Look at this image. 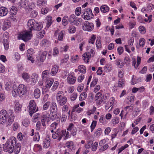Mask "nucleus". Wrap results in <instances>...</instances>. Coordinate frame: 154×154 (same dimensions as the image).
Instances as JSON below:
<instances>
[{"label":"nucleus","mask_w":154,"mask_h":154,"mask_svg":"<svg viewBox=\"0 0 154 154\" xmlns=\"http://www.w3.org/2000/svg\"><path fill=\"white\" fill-rule=\"evenodd\" d=\"M3 149L5 152L11 153L14 151L15 153L18 154L21 149L20 144H16V138L14 137H11L4 145Z\"/></svg>","instance_id":"obj_1"},{"label":"nucleus","mask_w":154,"mask_h":154,"mask_svg":"<svg viewBox=\"0 0 154 154\" xmlns=\"http://www.w3.org/2000/svg\"><path fill=\"white\" fill-rule=\"evenodd\" d=\"M12 110L8 112L4 109L0 111V124L5 125L7 127L11 125L14 120L15 116Z\"/></svg>","instance_id":"obj_2"},{"label":"nucleus","mask_w":154,"mask_h":154,"mask_svg":"<svg viewBox=\"0 0 154 154\" xmlns=\"http://www.w3.org/2000/svg\"><path fill=\"white\" fill-rule=\"evenodd\" d=\"M109 98L108 93L106 94L105 95H103L100 92L97 93L94 97V100L96 101L97 106L100 105L102 103L105 104Z\"/></svg>","instance_id":"obj_3"},{"label":"nucleus","mask_w":154,"mask_h":154,"mask_svg":"<svg viewBox=\"0 0 154 154\" xmlns=\"http://www.w3.org/2000/svg\"><path fill=\"white\" fill-rule=\"evenodd\" d=\"M27 26L30 31L35 30H40L43 27V24L40 23H38L34 19H29L27 22Z\"/></svg>","instance_id":"obj_4"},{"label":"nucleus","mask_w":154,"mask_h":154,"mask_svg":"<svg viewBox=\"0 0 154 154\" xmlns=\"http://www.w3.org/2000/svg\"><path fill=\"white\" fill-rule=\"evenodd\" d=\"M66 130L67 131H66V135L64 137V140L70 138L72 135L74 136L77 134V129L72 123H69L68 127H67Z\"/></svg>","instance_id":"obj_5"},{"label":"nucleus","mask_w":154,"mask_h":154,"mask_svg":"<svg viewBox=\"0 0 154 154\" xmlns=\"http://www.w3.org/2000/svg\"><path fill=\"white\" fill-rule=\"evenodd\" d=\"M56 98L58 104L60 106L65 105L67 101V97L62 91H59L57 93Z\"/></svg>","instance_id":"obj_6"},{"label":"nucleus","mask_w":154,"mask_h":154,"mask_svg":"<svg viewBox=\"0 0 154 154\" xmlns=\"http://www.w3.org/2000/svg\"><path fill=\"white\" fill-rule=\"evenodd\" d=\"M35 3L34 2H30L28 0H20L19 6L25 9H32L35 7Z\"/></svg>","instance_id":"obj_7"},{"label":"nucleus","mask_w":154,"mask_h":154,"mask_svg":"<svg viewBox=\"0 0 154 154\" xmlns=\"http://www.w3.org/2000/svg\"><path fill=\"white\" fill-rule=\"evenodd\" d=\"M42 125L46 127V124L49 125L51 120V117L49 113L45 112L42 113L40 118Z\"/></svg>","instance_id":"obj_8"},{"label":"nucleus","mask_w":154,"mask_h":154,"mask_svg":"<svg viewBox=\"0 0 154 154\" xmlns=\"http://www.w3.org/2000/svg\"><path fill=\"white\" fill-rule=\"evenodd\" d=\"M82 16L85 20H88L94 17V16L91 9L87 8L82 10Z\"/></svg>","instance_id":"obj_9"},{"label":"nucleus","mask_w":154,"mask_h":154,"mask_svg":"<svg viewBox=\"0 0 154 154\" xmlns=\"http://www.w3.org/2000/svg\"><path fill=\"white\" fill-rule=\"evenodd\" d=\"M29 107L28 111L29 115L31 116L34 113L37 112L38 110V108L37 107L35 101L33 100H31L29 101Z\"/></svg>","instance_id":"obj_10"},{"label":"nucleus","mask_w":154,"mask_h":154,"mask_svg":"<svg viewBox=\"0 0 154 154\" xmlns=\"http://www.w3.org/2000/svg\"><path fill=\"white\" fill-rule=\"evenodd\" d=\"M66 134V130H60L58 129L54 133L52 134V137L54 139L57 138V140L59 141L61 140L63 136H65Z\"/></svg>","instance_id":"obj_11"},{"label":"nucleus","mask_w":154,"mask_h":154,"mask_svg":"<svg viewBox=\"0 0 154 154\" xmlns=\"http://www.w3.org/2000/svg\"><path fill=\"white\" fill-rule=\"evenodd\" d=\"M32 36V32L31 31H28L24 33L19 34L18 36L19 39H21L25 42L30 40Z\"/></svg>","instance_id":"obj_12"},{"label":"nucleus","mask_w":154,"mask_h":154,"mask_svg":"<svg viewBox=\"0 0 154 154\" xmlns=\"http://www.w3.org/2000/svg\"><path fill=\"white\" fill-rule=\"evenodd\" d=\"M76 81V78L74 72H71L69 74H68L66 81L69 84L74 85Z\"/></svg>","instance_id":"obj_13"},{"label":"nucleus","mask_w":154,"mask_h":154,"mask_svg":"<svg viewBox=\"0 0 154 154\" xmlns=\"http://www.w3.org/2000/svg\"><path fill=\"white\" fill-rule=\"evenodd\" d=\"M94 27V26L93 23L86 21L84 23L82 28L84 31L90 32L93 30Z\"/></svg>","instance_id":"obj_14"},{"label":"nucleus","mask_w":154,"mask_h":154,"mask_svg":"<svg viewBox=\"0 0 154 154\" xmlns=\"http://www.w3.org/2000/svg\"><path fill=\"white\" fill-rule=\"evenodd\" d=\"M100 146L99 151L103 152L106 150L109 147V145L105 139L101 140L99 143Z\"/></svg>","instance_id":"obj_15"},{"label":"nucleus","mask_w":154,"mask_h":154,"mask_svg":"<svg viewBox=\"0 0 154 154\" xmlns=\"http://www.w3.org/2000/svg\"><path fill=\"white\" fill-rule=\"evenodd\" d=\"M17 89L19 93V96H21L25 94L27 92V88L26 86L23 84H20L18 87Z\"/></svg>","instance_id":"obj_16"},{"label":"nucleus","mask_w":154,"mask_h":154,"mask_svg":"<svg viewBox=\"0 0 154 154\" xmlns=\"http://www.w3.org/2000/svg\"><path fill=\"white\" fill-rule=\"evenodd\" d=\"M59 32V30H57L55 32V35L58 33V36L57 39L60 41H62L63 39V37L65 35V31L64 30H62L60 32Z\"/></svg>","instance_id":"obj_17"},{"label":"nucleus","mask_w":154,"mask_h":154,"mask_svg":"<svg viewBox=\"0 0 154 154\" xmlns=\"http://www.w3.org/2000/svg\"><path fill=\"white\" fill-rule=\"evenodd\" d=\"M87 51L86 53H88V55L90 56L91 57H94L95 54V51L94 50V48L93 47L91 48L90 46H87Z\"/></svg>","instance_id":"obj_18"},{"label":"nucleus","mask_w":154,"mask_h":154,"mask_svg":"<svg viewBox=\"0 0 154 154\" xmlns=\"http://www.w3.org/2000/svg\"><path fill=\"white\" fill-rule=\"evenodd\" d=\"M49 72L48 70H46L42 72V77L43 81H45L49 78Z\"/></svg>","instance_id":"obj_19"},{"label":"nucleus","mask_w":154,"mask_h":154,"mask_svg":"<svg viewBox=\"0 0 154 154\" xmlns=\"http://www.w3.org/2000/svg\"><path fill=\"white\" fill-rule=\"evenodd\" d=\"M115 63L116 66L120 68H122L125 65L124 62L120 58L116 59L115 61Z\"/></svg>","instance_id":"obj_20"},{"label":"nucleus","mask_w":154,"mask_h":154,"mask_svg":"<svg viewBox=\"0 0 154 154\" xmlns=\"http://www.w3.org/2000/svg\"><path fill=\"white\" fill-rule=\"evenodd\" d=\"M57 110V104L55 102L52 101L50 103V110L51 112H56Z\"/></svg>","instance_id":"obj_21"},{"label":"nucleus","mask_w":154,"mask_h":154,"mask_svg":"<svg viewBox=\"0 0 154 154\" xmlns=\"http://www.w3.org/2000/svg\"><path fill=\"white\" fill-rule=\"evenodd\" d=\"M38 75L36 73H33L31 76V82L32 85H35L38 80Z\"/></svg>","instance_id":"obj_22"},{"label":"nucleus","mask_w":154,"mask_h":154,"mask_svg":"<svg viewBox=\"0 0 154 154\" xmlns=\"http://www.w3.org/2000/svg\"><path fill=\"white\" fill-rule=\"evenodd\" d=\"M45 128L42 127L40 121H38L37 122L35 126L36 129L37 130L40 131L42 133H44L45 132Z\"/></svg>","instance_id":"obj_23"},{"label":"nucleus","mask_w":154,"mask_h":154,"mask_svg":"<svg viewBox=\"0 0 154 154\" xmlns=\"http://www.w3.org/2000/svg\"><path fill=\"white\" fill-rule=\"evenodd\" d=\"M79 105H74L72 109V110L70 114V110H69L67 113L68 115V117L69 118H70L71 119H72V120L73 119V118L72 117L73 116V113L75 112V111H76V109H77V108L79 107Z\"/></svg>","instance_id":"obj_24"},{"label":"nucleus","mask_w":154,"mask_h":154,"mask_svg":"<svg viewBox=\"0 0 154 154\" xmlns=\"http://www.w3.org/2000/svg\"><path fill=\"white\" fill-rule=\"evenodd\" d=\"M8 13L7 8L4 7H1L0 8V16L4 17L6 16Z\"/></svg>","instance_id":"obj_25"},{"label":"nucleus","mask_w":154,"mask_h":154,"mask_svg":"<svg viewBox=\"0 0 154 154\" xmlns=\"http://www.w3.org/2000/svg\"><path fill=\"white\" fill-rule=\"evenodd\" d=\"M11 22L9 20H5L3 23V30L4 31L6 30L11 26Z\"/></svg>","instance_id":"obj_26"},{"label":"nucleus","mask_w":154,"mask_h":154,"mask_svg":"<svg viewBox=\"0 0 154 154\" xmlns=\"http://www.w3.org/2000/svg\"><path fill=\"white\" fill-rule=\"evenodd\" d=\"M50 139L48 137H46L44 139L43 141V146L45 148H48L50 145Z\"/></svg>","instance_id":"obj_27"},{"label":"nucleus","mask_w":154,"mask_h":154,"mask_svg":"<svg viewBox=\"0 0 154 154\" xmlns=\"http://www.w3.org/2000/svg\"><path fill=\"white\" fill-rule=\"evenodd\" d=\"M44 82H46L47 84L45 87L47 88H49L52 85L54 82V80L50 78L48 79H47V80L44 81Z\"/></svg>","instance_id":"obj_28"},{"label":"nucleus","mask_w":154,"mask_h":154,"mask_svg":"<svg viewBox=\"0 0 154 154\" xmlns=\"http://www.w3.org/2000/svg\"><path fill=\"white\" fill-rule=\"evenodd\" d=\"M82 59L86 63H88L89 62V60L91 57L88 55V53H85L82 55Z\"/></svg>","instance_id":"obj_29"},{"label":"nucleus","mask_w":154,"mask_h":154,"mask_svg":"<svg viewBox=\"0 0 154 154\" xmlns=\"http://www.w3.org/2000/svg\"><path fill=\"white\" fill-rule=\"evenodd\" d=\"M115 98L114 97H111L109 101L106 104V107L107 108V109H109L110 107L112 106L111 108L113 107V105L114 102Z\"/></svg>","instance_id":"obj_30"},{"label":"nucleus","mask_w":154,"mask_h":154,"mask_svg":"<svg viewBox=\"0 0 154 154\" xmlns=\"http://www.w3.org/2000/svg\"><path fill=\"white\" fill-rule=\"evenodd\" d=\"M58 68V66L57 65L53 66L51 72V75H55L57 72Z\"/></svg>","instance_id":"obj_31"},{"label":"nucleus","mask_w":154,"mask_h":154,"mask_svg":"<svg viewBox=\"0 0 154 154\" xmlns=\"http://www.w3.org/2000/svg\"><path fill=\"white\" fill-rule=\"evenodd\" d=\"M48 52L47 51H43L40 56V60L41 62H43L45 60Z\"/></svg>","instance_id":"obj_32"},{"label":"nucleus","mask_w":154,"mask_h":154,"mask_svg":"<svg viewBox=\"0 0 154 154\" xmlns=\"http://www.w3.org/2000/svg\"><path fill=\"white\" fill-rule=\"evenodd\" d=\"M112 68V66L111 64H108L104 67V70L105 72H109L111 70Z\"/></svg>","instance_id":"obj_33"},{"label":"nucleus","mask_w":154,"mask_h":154,"mask_svg":"<svg viewBox=\"0 0 154 154\" xmlns=\"http://www.w3.org/2000/svg\"><path fill=\"white\" fill-rule=\"evenodd\" d=\"M41 95V92L38 88H36L34 91V95L35 98L36 99L38 98Z\"/></svg>","instance_id":"obj_34"},{"label":"nucleus","mask_w":154,"mask_h":154,"mask_svg":"<svg viewBox=\"0 0 154 154\" xmlns=\"http://www.w3.org/2000/svg\"><path fill=\"white\" fill-rule=\"evenodd\" d=\"M125 79H119L118 80V86L123 88L125 85Z\"/></svg>","instance_id":"obj_35"},{"label":"nucleus","mask_w":154,"mask_h":154,"mask_svg":"<svg viewBox=\"0 0 154 154\" xmlns=\"http://www.w3.org/2000/svg\"><path fill=\"white\" fill-rule=\"evenodd\" d=\"M47 22L46 23V26L48 28L51 25L53 22L52 18L50 16H48L47 17Z\"/></svg>","instance_id":"obj_36"},{"label":"nucleus","mask_w":154,"mask_h":154,"mask_svg":"<svg viewBox=\"0 0 154 154\" xmlns=\"http://www.w3.org/2000/svg\"><path fill=\"white\" fill-rule=\"evenodd\" d=\"M78 70L79 72L82 73H85L86 72V68L83 65H79L78 67Z\"/></svg>","instance_id":"obj_37"},{"label":"nucleus","mask_w":154,"mask_h":154,"mask_svg":"<svg viewBox=\"0 0 154 154\" xmlns=\"http://www.w3.org/2000/svg\"><path fill=\"white\" fill-rule=\"evenodd\" d=\"M47 1L46 0H38L37 2V4L38 6L40 7L46 4Z\"/></svg>","instance_id":"obj_38"},{"label":"nucleus","mask_w":154,"mask_h":154,"mask_svg":"<svg viewBox=\"0 0 154 154\" xmlns=\"http://www.w3.org/2000/svg\"><path fill=\"white\" fill-rule=\"evenodd\" d=\"M96 45L97 49H100L101 47V38L100 37H97L96 42Z\"/></svg>","instance_id":"obj_39"},{"label":"nucleus","mask_w":154,"mask_h":154,"mask_svg":"<svg viewBox=\"0 0 154 154\" xmlns=\"http://www.w3.org/2000/svg\"><path fill=\"white\" fill-rule=\"evenodd\" d=\"M22 77L23 79L26 81H29L30 78V76L28 73L26 72H23L22 74Z\"/></svg>","instance_id":"obj_40"},{"label":"nucleus","mask_w":154,"mask_h":154,"mask_svg":"<svg viewBox=\"0 0 154 154\" xmlns=\"http://www.w3.org/2000/svg\"><path fill=\"white\" fill-rule=\"evenodd\" d=\"M96 35L92 34L90 38L88 40V42L89 43L92 44H94L95 41L96 39Z\"/></svg>","instance_id":"obj_41"},{"label":"nucleus","mask_w":154,"mask_h":154,"mask_svg":"<svg viewBox=\"0 0 154 154\" xmlns=\"http://www.w3.org/2000/svg\"><path fill=\"white\" fill-rule=\"evenodd\" d=\"M100 10L102 13H106L109 11V8L106 5H102L100 7Z\"/></svg>","instance_id":"obj_42"},{"label":"nucleus","mask_w":154,"mask_h":154,"mask_svg":"<svg viewBox=\"0 0 154 154\" xmlns=\"http://www.w3.org/2000/svg\"><path fill=\"white\" fill-rule=\"evenodd\" d=\"M11 14L12 15H15L17 13V8L15 6H12L10 8Z\"/></svg>","instance_id":"obj_43"},{"label":"nucleus","mask_w":154,"mask_h":154,"mask_svg":"<svg viewBox=\"0 0 154 154\" xmlns=\"http://www.w3.org/2000/svg\"><path fill=\"white\" fill-rule=\"evenodd\" d=\"M69 17L67 16H65L62 20V24L64 26H66L68 23Z\"/></svg>","instance_id":"obj_44"},{"label":"nucleus","mask_w":154,"mask_h":154,"mask_svg":"<svg viewBox=\"0 0 154 154\" xmlns=\"http://www.w3.org/2000/svg\"><path fill=\"white\" fill-rule=\"evenodd\" d=\"M125 109L126 112L125 116H126L128 112H132L133 110V106L131 105L127 106L125 108Z\"/></svg>","instance_id":"obj_45"},{"label":"nucleus","mask_w":154,"mask_h":154,"mask_svg":"<svg viewBox=\"0 0 154 154\" xmlns=\"http://www.w3.org/2000/svg\"><path fill=\"white\" fill-rule=\"evenodd\" d=\"M135 97L134 96H128L126 98L127 103L129 104L130 103L134 101Z\"/></svg>","instance_id":"obj_46"},{"label":"nucleus","mask_w":154,"mask_h":154,"mask_svg":"<svg viewBox=\"0 0 154 154\" xmlns=\"http://www.w3.org/2000/svg\"><path fill=\"white\" fill-rule=\"evenodd\" d=\"M3 43L5 49L6 50L8 49L9 44L8 42V39H3Z\"/></svg>","instance_id":"obj_47"},{"label":"nucleus","mask_w":154,"mask_h":154,"mask_svg":"<svg viewBox=\"0 0 154 154\" xmlns=\"http://www.w3.org/2000/svg\"><path fill=\"white\" fill-rule=\"evenodd\" d=\"M49 42L46 39H43L40 42L41 45L42 47H47Z\"/></svg>","instance_id":"obj_48"},{"label":"nucleus","mask_w":154,"mask_h":154,"mask_svg":"<svg viewBox=\"0 0 154 154\" xmlns=\"http://www.w3.org/2000/svg\"><path fill=\"white\" fill-rule=\"evenodd\" d=\"M14 87H13L12 90V94L14 97H17L18 95L19 96V93L18 92L17 88H14Z\"/></svg>","instance_id":"obj_49"},{"label":"nucleus","mask_w":154,"mask_h":154,"mask_svg":"<svg viewBox=\"0 0 154 154\" xmlns=\"http://www.w3.org/2000/svg\"><path fill=\"white\" fill-rule=\"evenodd\" d=\"M98 80V79L96 77H93L92 81L90 84V87L92 88L94 87L95 85L97 84Z\"/></svg>","instance_id":"obj_50"},{"label":"nucleus","mask_w":154,"mask_h":154,"mask_svg":"<svg viewBox=\"0 0 154 154\" xmlns=\"http://www.w3.org/2000/svg\"><path fill=\"white\" fill-rule=\"evenodd\" d=\"M15 111L16 112H18L21 110V106L20 104L18 102L16 101L15 102Z\"/></svg>","instance_id":"obj_51"},{"label":"nucleus","mask_w":154,"mask_h":154,"mask_svg":"<svg viewBox=\"0 0 154 154\" xmlns=\"http://www.w3.org/2000/svg\"><path fill=\"white\" fill-rule=\"evenodd\" d=\"M68 30L69 33H74L76 31V28L75 26L71 25L69 26Z\"/></svg>","instance_id":"obj_52"},{"label":"nucleus","mask_w":154,"mask_h":154,"mask_svg":"<svg viewBox=\"0 0 154 154\" xmlns=\"http://www.w3.org/2000/svg\"><path fill=\"white\" fill-rule=\"evenodd\" d=\"M87 97V94L86 92H82L80 95L79 100L81 101L85 100Z\"/></svg>","instance_id":"obj_53"},{"label":"nucleus","mask_w":154,"mask_h":154,"mask_svg":"<svg viewBox=\"0 0 154 154\" xmlns=\"http://www.w3.org/2000/svg\"><path fill=\"white\" fill-rule=\"evenodd\" d=\"M97 124V122L96 121H93L90 126L91 132H92L94 131L96 126Z\"/></svg>","instance_id":"obj_54"},{"label":"nucleus","mask_w":154,"mask_h":154,"mask_svg":"<svg viewBox=\"0 0 154 154\" xmlns=\"http://www.w3.org/2000/svg\"><path fill=\"white\" fill-rule=\"evenodd\" d=\"M77 97V94L76 92H74L70 95V99L72 101L75 100Z\"/></svg>","instance_id":"obj_55"},{"label":"nucleus","mask_w":154,"mask_h":154,"mask_svg":"<svg viewBox=\"0 0 154 154\" xmlns=\"http://www.w3.org/2000/svg\"><path fill=\"white\" fill-rule=\"evenodd\" d=\"M69 58V55L67 54H66L64 56V57L60 60L61 63H67L68 60Z\"/></svg>","instance_id":"obj_56"},{"label":"nucleus","mask_w":154,"mask_h":154,"mask_svg":"<svg viewBox=\"0 0 154 154\" xmlns=\"http://www.w3.org/2000/svg\"><path fill=\"white\" fill-rule=\"evenodd\" d=\"M102 133V129L100 128H98L96 131L94 135L96 137H98Z\"/></svg>","instance_id":"obj_57"},{"label":"nucleus","mask_w":154,"mask_h":154,"mask_svg":"<svg viewBox=\"0 0 154 154\" xmlns=\"http://www.w3.org/2000/svg\"><path fill=\"white\" fill-rule=\"evenodd\" d=\"M63 106L62 109V113H66L67 114L68 112V110L69 107L67 105H64Z\"/></svg>","instance_id":"obj_58"},{"label":"nucleus","mask_w":154,"mask_h":154,"mask_svg":"<svg viewBox=\"0 0 154 154\" xmlns=\"http://www.w3.org/2000/svg\"><path fill=\"white\" fill-rule=\"evenodd\" d=\"M124 72L122 69L119 70L118 72V76L119 79H125L124 78Z\"/></svg>","instance_id":"obj_59"},{"label":"nucleus","mask_w":154,"mask_h":154,"mask_svg":"<svg viewBox=\"0 0 154 154\" xmlns=\"http://www.w3.org/2000/svg\"><path fill=\"white\" fill-rule=\"evenodd\" d=\"M99 121L100 123L103 125H105L107 124V122L103 115L101 116L99 119Z\"/></svg>","instance_id":"obj_60"},{"label":"nucleus","mask_w":154,"mask_h":154,"mask_svg":"<svg viewBox=\"0 0 154 154\" xmlns=\"http://www.w3.org/2000/svg\"><path fill=\"white\" fill-rule=\"evenodd\" d=\"M82 9L81 7H77L75 11V15L77 16H78L80 15L81 13H82Z\"/></svg>","instance_id":"obj_61"},{"label":"nucleus","mask_w":154,"mask_h":154,"mask_svg":"<svg viewBox=\"0 0 154 154\" xmlns=\"http://www.w3.org/2000/svg\"><path fill=\"white\" fill-rule=\"evenodd\" d=\"M81 19L79 18L78 17H76V18L75 19V20L74 22H73L72 24L75 25L77 26H79V25H81Z\"/></svg>","instance_id":"obj_62"},{"label":"nucleus","mask_w":154,"mask_h":154,"mask_svg":"<svg viewBox=\"0 0 154 154\" xmlns=\"http://www.w3.org/2000/svg\"><path fill=\"white\" fill-rule=\"evenodd\" d=\"M34 52L33 51V50L32 48L28 49L27 52V57L33 56Z\"/></svg>","instance_id":"obj_63"},{"label":"nucleus","mask_w":154,"mask_h":154,"mask_svg":"<svg viewBox=\"0 0 154 154\" xmlns=\"http://www.w3.org/2000/svg\"><path fill=\"white\" fill-rule=\"evenodd\" d=\"M66 145L67 148L71 149L73 148V143L72 141L67 142L66 143Z\"/></svg>","instance_id":"obj_64"}]
</instances>
